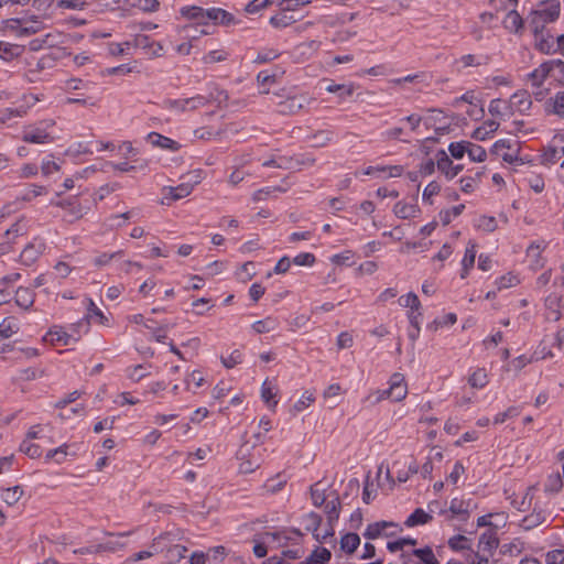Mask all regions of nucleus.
<instances>
[{
	"label": "nucleus",
	"instance_id": "41",
	"mask_svg": "<svg viewBox=\"0 0 564 564\" xmlns=\"http://www.w3.org/2000/svg\"><path fill=\"white\" fill-rule=\"evenodd\" d=\"M65 154L77 160L82 154H93V150L89 142H75L67 148Z\"/></svg>",
	"mask_w": 564,
	"mask_h": 564
},
{
	"label": "nucleus",
	"instance_id": "24",
	"mask_svg": "<svg viewBox=\"0 0 564 564\" xmlns=\"http://www.w3.org/2000/svg\"><path fill=\"white\" fill-rule=\"evenodd\" d=\"M499 128V122L496 121V120H486L482 126L478 127L477 129L474 130L471 137L475 139V140H479V141H485L489 138H491V135L498 130Z\"/></svg>",
	"mask_w": 564,
	"mask_h": 564
},
{
	"label": "nucleus",
	"instance_id": "27",
	"mask_svg": "<svg viewBox=\"0 0 564 564\" xmlns=\"http://www.w3.org/2000/svg\"><path fill=\"white\" fill-rule=\"evenodd\" d=\"M308 99L304 96H294L288 98L285 101L281 104V112L284 113H297L300 110L304 108L307 104Z\"/></svg>",
	"mask_w": 564,
	"mask_h": 564
},
{
	"label": "nucleus",
	"instance_id": "61",
	"mask_svg": "<svg viewBox=\"0 0 564 564\" xmlns=\"http://www.w3.org/2000/svg\"><path fill=\"white\" fill-rule=\"evenodd\" d=\"M226 555L227 551L226 547L223 545L210 547L206 553L207 560L213 564H219L220 562L224 561Z\"/></svg>",
	"mask_w": 564,
	"mask_h": 564
},
{
	"label": "nucleus",
	"instance_id": "62",
	"mask_svg": "<svg viewBox=\"0 0 564 564\" xmlns=\"http://www.w3.org/2000/svg\"><path fill=\"white\" fill-rule=\"evenodd\" d=\"M325 512L328 517L329 521L337 520L339 517V508L340 501L338 497H334L330 500H327L325 503Z\"/></svg>",
	"mask_w": 564,
	"mask_h": 564
},
{
	"label": "nucleus",
	"instance_id": "22",
	"mask_svg": "<svg viewBox=\"0 0 564 564\" xmlns=\"http://www.w3.org/2000/svg\"><path fill=\"white\" fill-rule=\"evenodd\" d=\"M50 432H51L50 425H41V424L33 425L29 429L25 438L31 440V441L40 440L44 444H53L54 441L48 435Z\"/></svg>",
	"mask_w": 564,
	"mask_h": 564
},
{
	"label": "nucleus",
	"instance_id": "6",
	"mask_svg": "<svg viewBox=\"0 0 564 564\" xmlns=\"http://www.w3.org/2000/svg\"><path fill=\"white\" fill-rule=\"evenodd\" d=\"M408 394V386L402 373L395 372L390 377L389 388L378 391L377 400L390 399L394 402L402 401Z\"/></svg>",
	"mask_w": 564,
	"mask_h": 564
},
{
	"label": "nucleus",
	"instance_id": "40",
	"mask_svg": "<svg viewBox=\"0 0 564 564\" xmlns=\"http://www.w3.org/2000/svg\"><path fill=\"white\" fill-rule=\"evenodd\" d=\"M468 383L475 389H482L488 383V376L484 368L475 369L468 378Z\"/></svg>",
	"mask_w": 564,
	"mask_h": 564
},
{
	"label": "nucleus",
	"instance_id": "10",
	"mask_svg": "<svg viewBox=\"0 0 564 564\" xmlns=\"http://www.w3.org/2000/svg\"><path fill=\"white\" fill-rule=\"evenodd\" d=\"M76 337L69 333L68 328L54 325L47 330L44 339L53 345L69 346L76 344Z\"/></svg>",
	"mask_w": 564,
	"mask_h": 564
},
{
	"label": "nucleus",
	"instance_id": "47",
	"mask_svg": "<svg viewBox=\"0 0 564 564\" xmlns=\"http://www.w3.org/2000/svg\"><path fill=\"white\" fill-rule=\"evenodd\" d=\"M563 487V479L560 473L551 474L545 484L544 491L550 495L557 494Z\"/></svg>",
	"mask_w": 564,
	"mask_h": 564
},
{
	"label": "nucleus",
	"instance_id": "52",
	"mask_svg": "<svg viewBox=\"0 0 564 564\" xmlns=\"http://www.w3.org/2000/svg\"><path fill=\"white\" fill-rule=\"evenodd\" d=\"M23 489L20 486L7 488L2 491V499L8 506H14L22 497Z\"/></svg>",
	"mask_w": 564,
	"mask_h": 564
},
{
	"label": "nucleus",
	"instance_id": "45",
	"mask_svg": "<svg viewBox=\"0 0 564 564\" xmlns=\"http://www.w3.org/2000/svg\"><path fill=\"white\" fill-rule=\"evenodd\" d=\"M523 182L536 194L542 193L545 188V182L541 174L530 173L524 177Z\"/></svg>",
	"mask_w": 564,
	"mask_h": 564
},
{
	"label": "nucleus",
	"instance_id": "35",
	"mask_svg": "<svg viewBox=\"0 0 564 564\" xmlns=\"http://www.w3.org/2000/svg\"><path fill=\"white\" fill-rule=\"evenodd\" d=\"M527 550V543L521 538H514L502 545V551L509 556H519Z\"/></svg>",
	"mask_w": 564,
	"mask_h": 564
},
{
	"label": "nucleus",
	"instance_id": "64",
	"mask_svg": "<svg viewBox=\"0 0 564 564\" xmlns=\"http://www.w3.org/2000/svg\"><path fill=\"white\" fill-rule=\"evenodd\" d=\"M545 564H564V547L553 549L544 554Z\"/></svg>",
	"mask_w": 564,
	"mask_h": 564
},
{
	"label": "nucleus",
	"instance_id": "31",
	"mask_svg": "<svg viewBox=\"0 0 564 564\" xmlns=\"http://www.w3.org/2000/svg\"><path fill=\"white\" fill-rule=\"evenodd\" d=\"M332 557V553L326 547H316L311 555L299 564H326Z\"/></svg>",
	"mask_w": 564,
	"mask_h": 564
},
{
	"label": "nucleus",
	"instance_id": "48",
	"mask_svg": "<svg viewBox=\"0 0 564 564\" xmlns=\"http://www.w3.org/2000/svg\"><path fill=\"white\" fill-rule=\"evenodd\" d=\"M39 101V98L33 94H26L22 98V105L11 110V113L15 117H23L26 115L28 109L34 106Z\"/></svg>",
	"mask_w": 564,
	"mask_h": 564
},
{
	"label": "nucleus",
	"instance_id": "15",
	"mask_svg": "<svg viewBox=\"0 0 564 564\" xmlns=\"http://www.w3.org/2000/svg\"><path fill=\"white\" fill-rule=\"evenodd\" d=\"M45 246L40 240L28 243L20 254V261L24 265H32L43 253Z\"/></svg>",
	"mask_w": 564,
	"mask_h": 564
},
{
	"label": "nucleus",
	"instance_id": "18",
	"mask_svg": "<svg viewBox=\"0 0 564 564\" xmlns=\"http://www.w3.org/2000/svg\"><path fill=\"white\" fill-rule=\"evenodd\" d=\"M545 112L564 120V91H557L545 101Z\"/></svg>",
	"mask_w": 564,
	"mask_h": 564
},
{
	"label": "nucleus",
	"instance_id": "21",
	"mask_svg": "<svg viewBox=\"0 0 564 564\" xmlns=\"http://www.w3.org/2000/svg\"><path fill=\"white\" fill-rule=\"evenodd\" d=\"M510 141L500 139L492 144L491 152L500 156L505 162L513 163L517 160V154L510 152Z\"/></svg>",
	"mask_w": 564,
	"mask_h": 564
},
{
	"label": "nucleus",
	"instance_id": "2",
	"mask_svg": "<svg viewBox=\"0 0 564 564\" xmlns=\"http://www.w3.org/2000/svg\"><path fill=\"white\" fill-rule=\"evenodd\" d=\"M21 139L31 144H48L55 141V120L43 119L37 122L24 126L21 131Z\"/></svg>",
	"mask_w": 564,
	"mask_h": 564
},
{
	"label": "nucleus",
	"instance_id": "46",
	"mask_svg": "<svg viewBox=\"0 0 564 564\" xmlns=\"http://www.w3.org/2000/svg\"><path fill=\"white\" fill-rule=\"evenodd\" d=\"M20 451L30 458H39L43 453L42 446L40 444H35L28 438H24L20 444Z\"/></svg>",
	"mask_w": 564,
	"mask_h": 564
},
{
	"label": "nucleus",
	"instance_id": "11",
	"mask_svg": "<svg viewBox=\"0 0 564 564\" xmlns=\"http://www.w3.org/2000/svg\"><path fill=\"white\" fill-rule=\"evenodd\" d=\"M404 564H440L432 547L415 549L411 554H402Z\"/></svg>",
	"mask_w": 564,
	"mask_h": 564
},
{
	"label": "nucleus",
	"instance_id": "63",
	"mask_svg": "<svg viewBox=\"0 0 564 564\" xmlns=\"http://www.w3.org/2000/svg\"><path fill=\"white\" fill-rule=\"evenodd\" d=\"M467 151L468 141L452 142L448 145V152L456 160L463 159Z\"/></svg>",
	"mask_w": 564,
	"mask_h": 564
},
{
	"label": "nucleus",
	"instance_id": "56",
	"mask_svg": "<svg viewBox=\"0 0 564 564\" xmlns=\"http://www.w3.org/2000/svg\"><path fill=\"white\" fill-rule=\"evenodd\" d=\"M286 480L281 475H276L275 477H272L265 481L263 485V489L268 494H276L279 492L285 485Z\"/></svg>",
	"mask_w": 564,
	"mask_h": 564
},
{
	"label": "nucleus",
	"instance_id": "5",
	"mask_svg": "<svg viewBox=\"0 0 564 564\" xmlns=\"http://www.w3.org/2000/svg\"><path fill=\"white\" fill-rule=\"evenodd\" d=\"M476 503L473 499L453 498L448 508H441L438 514L444 517L445 520L452 521L454 519L459 521H467L470 513L476 509Z\"/></svg>",
	"mask_w": 564,
	"mask_h": 564
},
{
	"label": "nucleus",
	"instance_id": "34",
	"mask_svg": "<svg viewBox=\"0 0 564 564\" xmlns=\"http://www.w3.org/2000/svg\"><path fill=\"white\" fill-rule=\"evenodd\" d=\"M503 25L507 30L511 32H518L522 28V18L517 12L516 8H512L507 12L506 17L502 20Z\"/></svg>",
	"mask_w": 564,
	"mask_h": 564
},
{
	"label": "nucleus",
	"instance_id": "58",
	"mask_svg": "<svg viewBox=\"0 0 564 564\" xmlns=\"http://www.w3.org/2000/svg\"><path fill=\"white\" fill-rule=\"evenodd\" d=\"M447 543L449 549H452L453 551H464L468 550L470 546L469 539L463 534H457L449 538Z\"/></svg>",
	"mask_w": 564,
	"mask_h": 564
},
{
	"label": "nucleus",
	"instance_id": "30",
	"mask_svg": "<svg viewBox=\"0 0 564 564\" xmlns=\"http://www.w3.org/2000/svg\"><path fill=\"white\" fill-rule=\"evenodd\" d=\"M520 282L521 280L518 274L514 272H508L495 280V286L497 288V291H503L519 285Z\"/></svg>",
	"mask_w": 564,
	"mask_h": 564
},
{
	"label": "nucleus",
	"instance_id": "43",
	"mask_svg": "<svg viewBox=\"0 0 564 564\" xmlns=\"http://www.w3.org/2000/svg\"><path fill=\"white\" fill-rule=\"evenodd\" d=\"M130 7L147 13L156 12L160 8L159 0H128Z\"/></svg>",
	"mask_w": 564,
	"mask_h": 564
},
{
	"label": "nucleus",
	"instance_id": "23",
	"mask_svg": "<svg viewBox=\"0 0 564 564\" xmlns=\"http://www.w3.org/2000/svg\"><path fill=\"white\" fill-rule=\"evenodd\" d=\"M476 245L471 241L468 242L464 257L462 259V271H460V278L465 279L469 274L470 269L475 264L476 259Z\"/></svg>",
	"mask_w": 564,
	"mask_h": 564
},
{
	"label": "nucleus",
	"instance_id": "9",
	"mask_svg": "<svg viewBox=\"0 0 564 564\" xmlns=\"http://www.w3.org/2000/svg\"><path fill=\"white\" fill-rule=\"evenodd\" d=\"M200 183V174L199 171L194 175L192 183L184 182L177 186H170L164 188V199L169 202L178 200L181 198L187 197L194 188V185Z\"/></svg>",
	"mask_w": 564,
	"mask_h": 564
},
{
	"label": "nucleus",
	"instance_id": "50",
	"mask_svg": "<svg viewBox=\"0 0 564 564\" xmlns=\"http://www.w3.org/2000/svg\"><path fill=\"white\" fill-rule=\"evenodd\" d=\"M122 256H123L122 250H118L115 252H102V253L97 254L93 259V263L97 268H102V267L108 265L113 259H119Z\"/></svg>",
	"mask_w": 564,
	"mask_h": 564
},
{
	"label": "nucleus",
	"instance_id": "19",
	"mask_svg": "<svg viewBox=\"0 0 564 564\" xmlns=\"http://www.w3.org/2000/svg\"><path fill=\"white\" fill-rule=\"evenodd\" d=\"M147 140L153 147L160 148L163 150H169V151L175 152L180 149V144L176 141H174L165 135H162L160 133H156V132H150L147 137Z\"/></svg>",
	"mask_w": 564,
	"mask_h": 564
},
{
	"label": "nucleus",
	"instance_id": "7",
	"mask_svg": "<svg viewBox=\"0 0 564 564\" xmlns=\"http://www.w3.org/2000/svg\"><path fill=\"white\" fill-rule=\"evenodd\" d=\"M402 528L392 521H378L367 525L364 536L368 540H376L381 536H392L401 532Z\"/></svg>",
	"mask_w": 564,
	"mask_h": 564
},
{
	"label": "nucleus",
	"instance_id": "25",
	"mask_svg": "<svg viewBox=\"0 0 564 564\" xmlns=\"http://www.w3.org/2000/svg\"><path fill=\"white\" fill-rule=\"evenodd\" d=\"M261 398L270 409H274L278 404L276 388L269 379H265L261 386Z\"/></svg>",
	"mask_w": 564,
	"mask_h": 564
},
{
	"label": "nucleus",
	"instance_id": "20",
	"mask_svg": "<svg viewBox=\"0 0 564 564\" xmlns=\"http://www.w3.org/2000/svg\"><path fill=\"white\" fill-rule=\"evenodd\" d=\"M393 213L400 219H411L417 217L421 209L416 204L398 202L393 206Z\"/></svg>",
	"mask_w": 564,
	"mask_h": 564
},
{
	"label": "nucleus",
	"instance_id": "60",
	"mask_svg": "<svg viewBox=\"0 0 564 564\" xmlns=\"http://www.w3.org/2000/svg\"><path fill=\"white\" fill-rule=\"evenodd\" d=\"M464 209H465V205L459 204V205L453 206L449 209L442 210L440 213L441 221L443 223V225H448L455 217H458L463 213Z\"/></svg>",
	"mask_w": 564,
	"mask_h": 564
},
{
	"label": "nucleus",
	"instance_id": "54",
	"mask_svg": "<svg viewBox=\"0 0 564 564\" xmlns=\"http://www.w3.org/2000/svg\"><path fill=\"white\" fill-rule=\"evenodd\" d=\"M61 170V165L54 160L53 154H48L42 159L41 171L44 176H50Z\"/></svg>",
	"mask_w": 564,
	"mask_h": 564
},
{
	"label": "nucleus",
	"instance_id": "26",
	"mask_svg": "<svg viewBox=\"0 0 564 564\" xmlns=\"http://www.w3.org/2000/svg\"><path fill=\"white\" fill-rule=\"evenodd\" d=\"M34 300L35 293L30 288L20 286L15 292V303L23 310H30Z\"/></svg>",
	"mask_w": 564,
	"mask_h": 564
},
{
	"label": "nucleus",
	"instance_id": "8",
	"mask_svg": "<svg viewBox=\"0 0 564 564\" xmlns=\"http://www.w3.org/2000/svg\"><path fill=\"white\" fill-rule=\"evenodd\" d=\"M28 231V224L23 218L17 219L2 234L4 241L0 243V256L6 254L11 249V243Z\"/></svg>",
	"mask_w": 564,
	"mask_h": 564
},
{
	"label": "nucleus",
	"instance_id": "1",
	"mask_svg": "<svg viewBox=\"0 0 564 564\" xmlns=\"http://www.w3.org/2000/svg\"><path fill=\"white\" fill-rule=\"evenodd\" d=\"M528 82L538 91L534 94L541 98L544 91L541 90L544 84L549 86L564 85V62L562 59H549L543 62L527 75Z\"/></svg>",
	"mask_w": 564,
	"mask_h": 564
},
{
	"label": "nucleus",
	"instance_id": "36",
	"mask_svg": "<svg viewBox=\"0 0 564 564\" xmlns=\"http://www.w3.org/2000/svg\"><path fill=\"white\" fill-rule=\"evenodd\" d=\"M69 447L70 446L65 443L54 449H50L45 455L46 462L54 460L57 464L64 463L69 454L74 455V453H69Z\"/></svg>",
	"mask_w": 564,
	"mask_h": 564
},
{
	"label": "nucleus",
	"instance_id": "3",
	"mask_svg": "<svg viewBox=\"0 0 564 564\" xmlns=\"http://www.w3.org/2000/svg\"><path fill=\"white\" fill-rule=\"evenodd\" d=\"M561 12V3L558 0H547L541 2L530 13L529 26L532 32L543 31L549 23L557 20Z\"/></svg>",
	"mask_w": 564,
	"mask_h": 564
},
{
	"label": "nucleus",
	"instance_id": "38",
	"mask_svg": "<svg viewBox=\"0 0 564 564\" xmlns=\"http://www.w3.org/2000/svg\"><path fill=\"white\" fill-rule=\"evenodd\" d=\"M20 329L19 322L14 317H6L0 323V337L9 338L17 334Z\"/></svg>",
	"mask_w": 564,
	"mask_h": 564
},
{
	"label": "nucleus",
	"instance_id": "12",
	"mask_svg": "<svg viewBox=\"0 0 564 564\" xmlns=\"http://www.w3.org/2000/svg\"><path fill=\"white\" fill-rule=\"evenodd\" d=\"M545 318L550 322H557L564 313L563 297L558 294L552 293L545 297Z\"/></svg>",
	"mask_w": 564,
	"mask_h": 564
},
{
	"label": "nucleus",
	"instance_id": "59",
	"mask_svg": "<svg viewBox=\"0 0 564 564\" xmlns=\"http://www.w3.org/2000/svg\"><path fill=\"white\" fill-rule=\"evenodd\" d=\"M467 154L473 162H484L487 159L486 150L475 143L468 141V151Z\"/></svg>",
	"mask_w": 564,
	"mask_h": 564
},
{
	"label": "nucleus",
	"instance_id": "37",
	"mask_svg": "<svg viewBox=\"0 0 564 564\" xmlns=\"http://www.w3.org/2000/svg\"><path fill=\"white\" fill-rule=\"evenodd\" d=\"M279 326L276 318L268 316L263 319L257 321L252 324V329L258 334H264L275 330Z\"/></svg>",
	"mask_w": 564,
	"mask_h": 564
},
{
	"label": "nucleus",
	"instance_id": "4",
	"mask_svg": "<svg viewBox=\"0 0 564 564\" xmlns=\"http://www.w3.org/2000/svg\"><path fill=\"white\" fill-rule=\"evenodd\" d=\"M209 8L198 6H183L178 10L181 19L189 23L183 28L184 31L195 29L200 35L210 34L209 31Z\"/></svg>",
	"mask_w": 564,
	"mask_h": 564
},
{
	"label": "nucleus",
	"instance_id": "32",
	"mask_svg": "<svg viewBox=\"0 0 564 564\" xmlns=\"http://www.w3.org/2000/svg\"><path fill=\"white\" fill-rule=\"evenodd\" d=\"M23 53V47L18 44L8 42H0V58L4 61H12Z\"/></svg>",
	"mask_w": 564,
	"mask_h": 564
},
{
	"label": "nucleus",
	"instance_id": "17",
	"mask_svg": "<svg viewBox=\"0 0 564 564\" xmlns=\"http://www.w3.org/2000/svg\"><path fill=\"white\" fill-rule=\"evenodd\" d=\"M509 105L511 112L519 111L521 113H524L530 110L532 106V100L527 91H517L511 96Z\"/></svg>",
	"mask_w": 564,
	"mask_h": 564
},
{
	"label": "nucleus",
	"instance_id": "33",
	"mask_svg": "<svg viewBox=\"0 0 564 564\" xmlns=\"http://www.w3.org/2000/svg\"><path fill=\"white\" fill-rule=\"evenodd\" d=\"M486 62V57L477 56L474 54L463 55L460 58L456 59L455 65L458 72L464 70L467 67H475L484 64Z\"/></svg>",
	"mask_w": 564,
	"mask_h": 564
},
{
	"label": "nucleus",
	"instance_id": "13",
	"mask_svg": "<svg viewBox=\"0 0 564 564\" xmlns=\"http://www.w3.org/2000/svg\"><path fill=\"white\" fill-rule=\"evenodd\" d=\"M436 166L447 180L454 178L463 171V165L454 164L444 150L438 151L436 155Z\"/></svg>",
	"mask_w": 564,
	"mask_h": 564
},
{
	"label": "nucleus",
	"instance_id": "14",
	"mask_svg": "<svg viewBox=\"0 0 564 564\" xmlns=\"http://www.w3.org/2000/svg\"><path fill=\"white\" fill-rule=\"evenodd\" d=\"M534 33L535 47L544 54L556 53V39L550 33L549 30L538 31Z\"/></svg>",
	"mask_w": 564,
	"mask_h": 564
},
{
	"label": "nucleus",
	"instance_id": "49",
	"mask_svg": "<svg viewBox=\"0 0 564 564\" xmlns=\"http://www.w3.org/2000/svg\"><path fill=\"white\" fill-rule=\"evenodd\" d=\"M288 11H283L270 18V24L275 29H284L292 23L295 22V19L292 15L286 13Z\"/></svg>",
	"mask_w": 564,
	"mask_h": 564
},
{
	"label": "nucleus",
	"instance_id": "53",
	"mask_svg": "<svg viewBox=\"0 0 564 564\" xmlns=\"http://www.w3.org/2000/svg\"><path fill=\"white\" fill-rule=\"evenodd\" d=\"M165 538H163V536H160L159 539H155L153 541L152 545H151L152 551H140V552H137V553H134L131 556L130 560L133 561V562L143 561L145 558L151 557L154 553H158V552L162 551L161 542Z\"/></svg>",
	"mask_w": 564,
	"mask_h": 564
},
{
	"label": "nucleus",
	"instance_id": "16",
	"mask_svg": "<svg viewBox=\"0 0 564 564\" xmlns=\"http://www.w3.org/2000/svg\"><path fill=\"white\" fill-rule=\"evenodd\" d=\"M208 14H209V26L212 24L229 26V25H235L238 23L236 17L232 13H230L221 8L210 7Z\"/></svg>",
	"mask_w": 564,
	"mask_h": 564
},
{
	"label": "nucleus",
	"instance_id": "29",
	"mask_svg": "<svg viewBox=\"0 0 564 564\" xmlns=\"http://www.w3.org/2000/svg\"><path fill=\"white\" fill-rule=\"evenodd\" d=\"M489 113L492 117L505 118L510 116L512 112L510 110V105L506 100L502 99H492L488 107Z\"/></svg>",
	"mask_w": 564,
	"mask_h": 564
},
{
	"label": "nucleus",
	"instance_id": "28",
	"mask_svg": "<svg viewBox=\"0 0 564 564\" xmlns=\"http://www.w3.org/2000/svg\"><path fill=\"white\" fill-rule=\"evenodd\" d=\"M431 520L432 516L429 512L421 508H417L406 518V520L404 521V525L408 528H413L426 524Z\"/></svg>",
	"mask_w": 564,
	"mask_h": 564
},
{
	"label": "nucleus",
	"instance_id": "42",
	"mask_svg": "<svg viewBox=\"0 0 564 564\" xmlns=\"http://www.w3.org/2000/svg\"><path fill=\"white\" fill-rule=\"evenodd\" d=\"M87 314L85 317H88V321L96 318L99 324L107 325L108 324V317L105 316L102 311L95 304V302L91 299H87Z\"/></svg>",
	"mask_w": 564,
	"mask_h": 564
},
{
	"label": "nucleus",
	"instance_id": "44",
	"mask_svg": "<svg viewBox=\"0 0 564 564\" xmlns=\"http://www.w3.org/2000/svg\"><path fill=\"white\" fill-rule=\"evenodd\" d=\"M68 330L72 335L77 336L76 343L82 338L83 335L87 334L90 328V322L88 321V317H83L76 323H73L68 325Z\"/></svg>",
	"mask_w": 564,
	"mask_h": 564
},
{
	"label": "nucleus",
	"instance_id": "57",
	"mask_svg": "<svg viewBox=\"0 0 564 564\" xmlns=\"http://www.w3.org/2000/svg\"><path fill=\"white\" fill-rule=\"evenodd\" d=\"M545 521V517L541 513H531L521 520L520 527L524 530H531Z\"/></svg>",
	"mask_w": 564,
	"mask_h": 564
},
{
	"label": "nucleus",
	"instance_id": "39",
	"mask_svg": "<svg viewBox=\"0 0 564 564\" xmlns=\"http://www.w3.org/2000/svg\"><path fill=\"white\" fill-rule=\"evenodd\" d=\"M360 544V538L357 533H346L345 535L341 536V540H340V547L344 552L348 553V554H351L354 553L357 547L359 546Z\"/></svg>",
	"mask_w": 564,
	"mask_h": 564
},
{
	"label": "nucleus",
	"instance_id": "51",
	"mask_svg": "<svg viewBox=\"0 0 564 564\" xmlns=\"http://www.w3.org/2000/svg\"><path fill=\"white\" fill-rule=\"evenodd\" d=\"M311 498L315 507H322L327 501L326 489L322 487L321 482L311 487Z\"/></svg>",
	"mask_w": 564,
	"mask_h": 564
},
{
	"label": "nucleus",
	"instance_id": "55",
	"mask_svg": "<svg viewBox=\"0 0 564 564\" xmlns=\"http://www.w3.org/2000/svg\"><path fill=\"white\" fill-rule=\"evenodd\" d=\"M132 43L131 42H122V43H108L107 50L111 56H121L131 54Z\"/></svg>",
	"mask_w": 564,
	"mask_h": 564
}]
</instances>
